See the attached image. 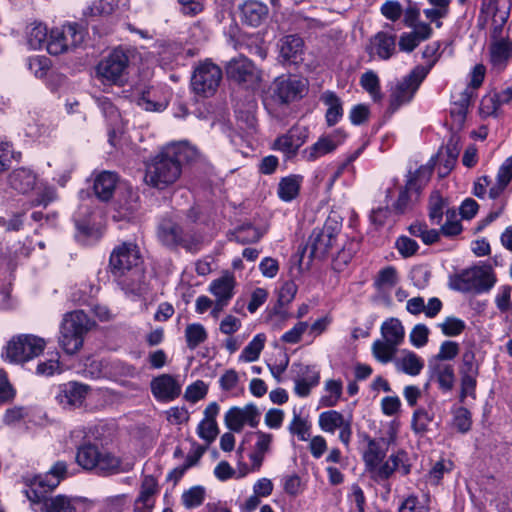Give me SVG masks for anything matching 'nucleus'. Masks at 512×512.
I'll use <instances>...</instances> for the list:
<instances>
[{
	"instance_id": "1",
	"label": "nucleus",
	"mask_w": 512,
	"mask_h": 512,
	"mask_svg": "<svg viewBox=\"0 0 512 512\" xmlns=\"http://www.w3.org/2000/svg\"><path fill=\"white\" fill-rule=\"evenodd\" d=\"M199 156L188 141L168 143L146 165L145 181L154 188L165 189L179 180L184 165L197 161Z\"/></svg>"
},
{
	"instance_id": "2",
	"label": "nucleus",
	"mask_w": 512,
	"mask_h": 512,
	"mask_svg": "<svg viewBox=\"0 0 512 512\" xmlns=\"http://www.w3.org/2000/svg\"><path fill=\"white\" fill-rule=\"evenodd\" d=\"M66 476L67 464L64 461H57L45 475L37 476L31 481L30 488L25 494L32 503H42L41 512H77L73 500L67 496L45 497V494L55 489Z\"/></svg>"
},
{
	"instance_id": "3",
	"label": "nucleus",
	"mask_w": 512,
	"mask_h": 512,
	"mask_svg": "<svg viewBox=\"0 0 512 512\" xmlns=\"http://www.w3.org/2000/svg\"><path fill=\"white\" fill-rule=\"evenodd\" d=\"M142 256L134 242H122L114 247L109 258V272L123 289H133L141 276Z\"/></svg>"
},
{
	"instance_id": "4",
	"label": "nucleus",
	"mask_w": 512,
	"mask_h": 512,
	"mask_svg": "<svg viewBox=\"0 0 512 512\" xmlns=\"http://www.w3.org/2000/svg\"><path fill=\"white\" fill-rule=\"evenodd\" d=\"M308 81L298 75L282 74L276 77L264 96V105L272 113L278 106L288 105L304 97Z\"/></svg>"
},
{
	"instance_id": "5",
	"label": "nucleus",
	"mask_w": 512,
	"mask_h": 512,
	"mask_svg": "<svg viewBox=\"0 0 512 512\" xmlns=\"http://www.w3.org/2000/svg\"><path fill=\"white\" fill-rule=\"evenodd\" d=\"M495 283L496 276L489 265L473 266L449 278V287L461 293H485L490 291Z\"/></svg>"
},
{
	"instance_id": "6",
	"label": "nucleus",
	"mask_w": 512,
	"mask_h": 512,
	"mask_svg": "<svg viewBox=\"0 0 512 512\" xmlns=\"http://www.w3.org/2000/svg\"><path fill=\"white\" fill-rule=\"evenodd\" d=\"M158 240L166 247H183L196 252L200 248L201 236L173 218H164L158 225Z\"/></svg>"
},
{
	"instance_id": "7",
	"label": "nucleus",
	"mask_w": 512,
	"mask_h": 512,
	"mask_svg": "<svg viewBox=\"0 0 512 512\" xmlns=\"http://www.w3.org/2000/svg\"><path fill=\"white\" fill-rule=\"evenodd\" d=\"M433 66L434 62L428 67L417 66L408 75L391 86L388 106V111L391 114L398 111L403 105L408 104L413 99L422 81L426 78Z\"/></svg>"
},
{
	"instance_id": "8",
	"label": "nucleus",
	"mask_w": 512,
	"mask_h": 512,
	"mask_svg": "<svg viewBox=\"0 0 512 512\" xmlns=\"http://www.w3.org/2000/svg\"><path fill=\"white\" fill-rule=\"evenodd\" d=\"M380 332L382 339L373 342L372 353L379 362L388 363L404 341L405 330L401 321L392 317L382 323Z\"/></svg>"
},
{
	"instance_id": "9",
	"label": "nucleus",
	"mask_w": 512,
	"mask_h": 512,
	"mask_svg": "<svg viewBox=\"0 0 512 512\" xmlns=\"http://www.w3.org/2000/svg\"><path fill=\"white\" fill-rule=\"evenodd\" d=\"M45 347V339L32 334H21L7 343L2 356L10 363H24L39 356Z\"/></svg>"
},
{
	"instance_id": "10",
	"label": "nucleus",
	"mask_w": 512,
	"mask_h": 512,
	"mask_svg": "<svg viewBox=\"0 0 512 512\" xmlns=\"http://www.w3.org/2000/svg\"><path fill=\"white\" fill-rule=\"evenodd\" d=\"M129 65L127 52L119 47L102 59L96 67V75L103 84L122 85Z\"/></svg>"
},
{
	"instance_id": "11",
	"label": "nucleus",
	"mask_w": 512,
	"mask_h": 512,
	"mask_svg": "<svg viewBox=\"0 0 512 512\" xmlns=\"http://www.w3.org/2000/svg\"><path fill=\"white\" fill-rule=\"evenodd\" d=\"M221 80V68L210 60H205L194 68L191 88L197 96L208 98L216 93Z\"/></svg>"
},
{
	"instance_id": "12",
	"label": "nucleus",
	"mask_w": 512,
	"mask_h": 512,
	"mask_svg": "<svg viewBox=\"0 0 512 512\" xmlns=\"http://www.w3.org/2000/svg\"><path fill=\"white\" fill-rule=\"evenodd\" d=\"M340 231L337 222L328 220L322 228H315L308 240L307 249L315 259L324 258L336 242Z\"/></svg>"
},
{
	"instance_id": "13",
	"label": "nucleus",
	"mask_w": 512,
	"mask_h": 512,
	"mask_svg": "<svg viewBox=\"0 0 512 512\" xmlns=\"http://www.w3.org/2000/svg\"><path fill=\"white\" fill-rule=\"evenodd\" d=\"M261 412L253 403H248L243 407L233 406L224 415V423L226 427L232 431L239 433L245 425L256 428L260 423Z\"/></svg>"
},
{
	"instance_id": "14",
	"label": "nucleus",
	"mask_w": 512,
	"mask_h": 512,
	"mask_svg": "<svg viewBox=\"0 0 512 512\" xmlns=\"http://www.w3.org/2000/svg\"><path fill=\"white\" fill-rule=\"evenodd\" d=\"M318 424L320 428L327 433H334L339 430V440L346 446H349L352 437V417H345L336 410L322 412L319 415Z\"/></svg>"
},
{
	"instance_id": "15",
	"label": "nucleus",
	"mask_w": 512,
	"mask_h": 512,
	"mask_svg": "<svg viewBox=\"0 0 512 512\" xmlns=\"http://www.w3.org/2000/svg\"><path fill=\"white\" fill-rule=\"evenodd\" d=\"M395 471L406 476L411 471V465L408 463V456L405 451H398L391 454L385 462H381L368 471L376 481L389 479Z\"/></svg>"
},
{
	"instance_id": "16",
	"label": "nucleus",
	"mask_w": 512,
	"mask_h": 512,
	"mask_svg": "<svg viewBox=\"0 0 512 512\" xmlns=\"http://www.w3.org/2000/svg\"><path fill=\"white\" fill-rule=\"evenodd\" d=\"M345 135L337 130L330 134L322 135L311 146L301 151V158L307 162H315L318 159L333 153L343 142Z\"/></svg>"
},
{
	"instance_id": "17",
	"label": "nucleus",
	"mask_w": 512,
	"mask_h": 512,
	"mask_svg": "<svg viewBox=\"0 0 512 512\" xmlns=\"http://www.w3.org/2000/svg\"><path fill=\"white\" fill-rule=\"evenodd\" d=\"M227 76L239 83H255L259 72L247 57L239 55L232 58L226 65Z\"/></svg>"
},
{
	"instance_id": "18",
	"label": "nucleus",
	"mask_w": 512,
	"mask_h": 512,
	"mask_svg": "<svg viewBox=\"0 0 512 512\" xmlns=\"http://www.w3.org/2000/svg\"><path fill=\"white\" fill-rule=\"evenodd\" d=\"M150 386L153 396L158 401L170 402L181 394L180 382L170 374H162L153 378Z\"/></svg>"
},
{
	"instance_id": "19",
	"label": "nucleus",
	"mask_w": 512,
	"mask_h": 512,
	"mask_svg": "<svg viewBox=\"0 0 512 512\" xmlns=\"http://www.w3.org/2000/svg\"><path fill=\"white\" fill-rule=\"evenodd\" d=\"M133 469V463L124 461L111 452L101 450L94 471L103 476L127 473Z\"/></svg>"
},
{
	"instance_id": "20",
	"label": "nucleus",
	"mask_w": 512,
	"mask_h": 512,
	"mask_svg": "<svg viewBox=\"0 0 512 512\" xmlns=\"http://www.w3.org/2000/svg\"><path fill=\"white\" fill-rule=\"evenodd\" d=\"M20 123L27 137L35 140L52 136L55 126L46 119L34 118L30 112L21 115Z\"/></svg>"
},
{
	"instance_id": "21",
	"label": "nucleus",
	"mask_w": 512,
	"mask_h": 512,
	"mask_svg": "<svg viewBox=\"0 0 512 512\" xmlns=\"http://www.w3.org/2000/svg\"><path fill=\"white\" fill-rule=\"evenodd\" d=\"M307 138L308 130L306 127L293 126L286 134L275 140L274 147L289 156L295 155Z\"/></svg>"
},
{
	"instance_id": "22",
	"label": "nucleus",
	"mask_w": 512,
	"mask_h": 512,
	"mask_svg": "<svg viewBox=\"0 0 512 512\" xmlns=\"http://www.w3.org/2000/svg\"><path fill=\"white\" fill-rule=\"evenodd\" d=\"M89 387L78 382H68L59 386L56 400L64 408L77 407L84 401Z\"/></svg>"
},
{
	"instance_id": "23",
	"label": "nucleus",
	"mask_w": 512,
	"mask_h": 512,
	"mask_svg": "<svg viewBox=\"0 0 512 512\" xmlns=\"http://www.w3.org/2000/svg\"><path fill=\"white\" fill-rule=\"evenodd\" d=\"M157 493V480L151 475L145 476L141 483L139 496L134 502V512H152Z\"/></svg>"
},
{
	"instance_id": "24",
	"label": "nucleus",
	"mask_w": 512,
	"mask_h": 512,
	"mask_svg": "<svg viewBox=\"0 0 512 512\" xmlns=\"http://www.w3.org/2000/svg\"><path fill=\"white\" fill-rule=\"evenodd\" d=\"M256 438L253 451L249 455L251 470L259 471L264 462L265 456L270 453L274 436L271 433L258 430L254 433Z\"/></svg>"
},
{
	"instance_id": "25",
	"label": "nucleus",
	"mask_w": 512,
	"mask_h": 512,
	"mask_svg": "<svg viewBox=\"0 0 512 512\" xmlns=\"http://www.w3.org/2000/svg\"><path fill=\"white\" fill-rule=\"evenodd\" d=\"M396 50L395 35L387 32H378L370 40L369 53L377 55L380 59H389Z\"/></svg>"
},
{
	"instance_id": "26",
	"label": "nucleus",
	"mask_w": 512,
	"mask_h": 512,
	"mask_svg": "<svg viewBox=\"0 0 512 512\" xmlns=\"http://www.w3.org/2000/svg\"><path fill=\"white\" fill-rule=\"evenodd\" d=\"M304 42L297 35H288L280 40L279 54L284 62L297 64L302 60Z\"/></svg>"
},
{
	"instance_id": "27",
	"label": "nucleus",
	"mask_w": 512,
	"mask_h": 512,
	"mask_svg": "<svg viewBox=\"0 0 512 512\" xmlns=\"http://www.w3.org/2000/svg\"><path fill=\"white\" fill-rule=\"evenodd\" d=\"M242 21L256 27L259 26L268 15V7L257 0H247L240 6Z\"/></svg>"
},
{
	"instance_id": "28",
	"label": "nucleus",
	"mask_w": 512,
	"mask_h": 512,
	"mask_svg": "<svg viewBox=\"0 0 512 512\" xmlns=\"http://www.w3.org/2000/svg\"><path fill=\"white\" fill-rule=\"evenodd\" d=\"M94 322L82 310H75L64 315L61 327L85 337Z\"/></svg>"
},
{
	"instance_id": "29",
	"label": "nucleus",
	"mask_w": 512,
	"mask_h": 512,
	"mask_svg": "<svg viewBox=\"0 0 512 512\" xmlns=\"http://www.w3.org/2000/svg\"><path fill=\"white\" fill-rule=\"evenodd\" d=\"M416 184L414 181H408L405 187L401 188L398 198L392 206L396 213H406L417 203L421 192Z\"/></svg>"
},
{
	"instance_id": "30",
	"label": "nucleus",
	"mask_w": 512,
	"mask_h": 512,
	"mask_svg": "<svg viewBox=\"0 0 512 512\" xmlns=\"http://www.w3.org/2000/svg\"><path fill=\"white\" fill-rule=\"evenodd\" d=\"M236 280L232 274L226 273L221 277L214 279L209 285V292L215 297V300H221L229 303L234 296Z\"/></svg>"
},
{
	"instance_id": "31",
	"label": "nucleus",
	"mask_w": 512,
	"mask_h": 512,
	"mask_svg": "<svg viewBox=\"0 0 512 512\" xmlns=\"http://www.w3.org/2000/svg\"><path fill=\"white\" fill-rule=\"evenodd\" d=\"M118 183V176L114 172L103 171L98 174L94 181V192L102 201H108L115 191Z\"/></svg>"
},
{
	"instance_id": "32",
	"label": "nucleus",
	"mask_w": 512,
	"mask_h": 512,
	"mask_svg": "<svg viewBox=\"0 0 512 512\" xmlns=\"http://www.w3.org/2000/svg\"><path fill=\"white\" fill-rule=\"evenodd\" d=\"M512 58V43L499 40L490 47V61L494 69L502 71Z\"/></svg>"
},
{
	"instance_id": "33",
	"label": "nucleus",
	"mask_w": 512,
	"mask_h": 512,
	"mask_svg": "<svg viewBox=\"0 0 512 512\" xmlns=\"http://www.w3.org/2000/svg\"><path fill=\"white\" fill-rule=\"evenodd\" d=\"M8 181L12 189L25 194L34 188L36 175L29 169L19 168L9 175Z\"/></svg>"
},
{
	"instance_id": "34",
	"label": "nucleus",
	"mask_w": 512,
	"mask_h": 512,
	"mask_svg": "<svg viewBox=\"0 0 512 512\" xmlns=\"http://www.w3.org/2000/svg\"><path fill=\"white\" fill-rule=\"evenodd\" d=\"M512 181V155L499 167L495 183L489 188V197L497 199Z\"/></svg>"
},
{
	"instance_id": "35",
	"label": "nucleus",
	"mask_w": 512,
	"mask_h": 512,
	"mask_svg": "<svg viewBox=\"0 0 512 512\" xmlns=\"http://www.w3.org/2000/svg\"><path fill=\"white\" fill-rule=\"evenodd\" d=\"M395 365L399 371L410 376H417L424 368V360L416 353L405 350Z\"/></svg>"
},
{
	"instance_id": "36",
	"label": "nucleus",
	"mask_w": 512,
	"mask_h": 512,
	"mask_svg": "<svg viewBox=\"0 0 512 512\" xmlns=\"http://www.w3.org/2000/svg\"><path fill=\"white\" fill-rule=\"evenodd\" d=\"M137 105L146 111L160 112L166 109L168 102L165 98H158L153 88L143 91L135 99Z\"/></svg>"
},
{
	"instance_id": "37",
	"label": "nucleus",
	"mask_w": 512,
	"mask_h": 512,
	"mask_svg": "<svg viewBox=\"0 0 512 512\" xmlns=\"http://www.w3.org/2000/svg\"><path fill=\"white\" fill-rule=\"evenodd\" d=\"M302 179L300 175H290L282 178L278 184L277 193L279 198L285 202L295 199L299 194Z\"/></svg>"
},
{
	"instance_id": "38",
	"label": "nucleus",
	"mask_w": 512,
	"mask_h": 512,
	"mask_svg": "<svg viewBox=\"0 0 512 512\" xmlns=\"http://www.w3.org/2000/svg\"><path fill=\"white\" fill-rule=\"evenodd\" d=\"M26 38L29 47L33 50H39L46 47L49 33L47 27L42 23H32L27 26Z\"/></svg>"
},
{
	"instance_id": "39",
	"label": "nucleus",
	"mask_w": 512,
	"mask_h": 512,
	"mask_svg": "<svg viewBox=\"0 0 512 512\" xmlns=\"http://www.w3.org/2000/svg\"><path fill=\"white\" fill-rule=\"evenodd\" d=\"M322 102L328 107L326 111V121L329 126L335 125L343 116L342 102L340 98L331 91L322 95Z\"/></svg>"
},
{
	"instance_id": "40",
	"label": "nucleus",
	"mask_w": 512,
	"mask_h": 512,
	"mask_svg": "<svg viewBox=\"0 0 512 512\" xmlns=\"http://www.w3.org/2000/svg\"><path fill=\"white\" fill-rule=\"evenodd\" d=\"M101 450L91 443L81 445L76 454L77 463L86 470H94Z\"/></svg>"
},
{
	"instance_id": "41",
	"label": "nucleus",
	"mask_w": 512,
	"mask_h": 512,
	"mask_svg": "<svg viewBox=\"0 0 512 512\" xmlns=\"http://www.w3.org/2000/svg\"><path fill=\"white\" fill-rule=\"evenodd\" d=\"M63 39L67 43V51L80 45L85 38L86 30L78 23H67L60 28Z\"/></svg>"
},
{
	"instance_id": "42",
	"label": "nucleus",
	"mask_w": 512,
	"mask_h": 512,
	"mask_svg": "<svg viewBox=\"0 0 512 512\" xmlns=\"http://www.w3.org/2000/svg\"><path fill=\"white\" fill-rule=\"evenodd\" d=\"M84 337L61 327L59 345L69 355L76 354L83 346Z\"/></svg>"
},
{
	"instance_id": "43",
	"label": "nucleus",
	"mask_w": 512,
	"mask_h": 512,
	"mask_svg": "<svg viewBox=\"0 0 512 512\" xmlns=\"http://www.w3.org/2000/svg\"><path fill=\"white\" fill-rule=\"evenodd\" d=\"M433 421V414L429 413L425 408H417L412 415L411 429L418 436H424L429 425Z\"/></svg>"
},
{
	"instance_id": "44",
	"label": "nucleus",
	"mask_w": 512,
	"mask_h": 512,
	"mask_svg": "<svg viewBox=\"0 0 512 512\" xmlns=\"http://www.w3.org/2000/svg\"><path fill=\"white\" fill-rule=\"evenodd\" d=\"M266 336L262 333L257 334L242 350L239 360L243 362L256 361L264 348Z\"/></svg>"
},
{
	"instance_id": "45",
	"label": "nucleus",
	"mask_w": 512,
	"mask_h": 512,
	"mask_svg": "<svg viewBox=\"0 0 512 512\" xmlns=\"http://www.w3.org/2000/svg\"><path fill=\"white\" fill-rule=\"evenodd\" d=\"M399 281L398 272L395 267L387 266L378 272L374 285L378 290L388 291L395 287Z\"/></svg>"
},
{
	"instance_id": "46",
	"label": "nucleus",
	"mask_w": 512,
	"mask_h": 512,
	"mask_svg": "<svg viewBox=\"0 0 512 512\" xmlns=\"http://www.w3.org/2000/svg\"><path fill=\"white\" fill-rule=\"evenodd\" d=\"M207 337V331L205 327L200 323L189 324L185 329L187 347L191 350L205 342Z\"/></svg>"
},
{
	"instance_id": "47",
	"label": "nucleus",
	"mask_w": 512,
	"mask_h": 512,
	"mask_svg": "<svg viewBox=\"0 0 512 512\" xmlns=\"http://www.w3.org/2000/svg\"><path fill=\"white\" fill-rule=\"evenodd\" d=\"M386 455V451L381 447L380 441L369 440L366 451L363 454L367 471L375 465L381 463Z\"/></svg>"
},
{
	"instance_id": "48",
	"label": "nucleus",
	"mask_w": 512,
	"mask_h": 512,
	"mask_svg": "<svg viewBox=\"0 0 512 512\" xmlns=\"http://www.w3.org/2000/svg\"><path fill=\"white\" fill-rule=\"evenodd\" d=\"M138 199V194L135 191L128 190L127 199H125L124 202L120 201L118 203L117 217L119 219L130 220L135 212L139 209ZM114 217H116V215Z\"/></svg>"
},
{
	"instance_id": "49",
	"label": "nucleus",
	"mask_w": 512,
	"mask_h": 512,
	"mask_svg": "<svg viewBox=\"0 0 512 512\" xmlns=\"http://www.w3.org/2000/svg\"><path fill=\"white\" fill-rule=\"evenodd\" d=\"M485 77V67L482 64H477L474 66L471 72V80L468 88L463 92L460 102L462 106L468 105L470 102V98L472 96L471 88L477 89L479 88Z\"/></svg>"
},
{
	"instance_id": "50",
	"label": "nucleus",
	"mask_w": 512,
	"mask_h": 512,
	"mask_svg": "<svg viewBox=\"0 0 512 512\" xmlns=\"http://www.w3.org/2000/svg\"><path fill=\"white\" fill-rule=\"evenodd\" d=\"M205 488L202 486H193L190 489L184 491L181 496L182 504L187 509L196 508L205 500Z\"/></svg>"
},
{
	"instance_id": "51",
	"label": "nucleus",
	"mask_w": 512,
	"mask_h": 512,
	"mask_svg": "<svg viewBox=\"0 0 512 512\" xmlns=\"http://www.w3.org/2000/svg\"><path fill=\"white\" fill-rule=\"evenodd\" d=\"M446 207V200L439 192H433L429 198V218L433 224H440Z\"/></svg>"
},
{
	"instance_id": "52",
	"label": "nucleus",
	"mask_w": 512,
	"mask_h": 512,
	"mask_svg": "<svg viewBox=\"0 0 512 512\" xmlns=\"http://www.w3.org/2000/svg\"><path fill=\"white\" fill-rule=\"evenodd\" d=\"M325 390L328 395L321 398V404L325 407L335 406L342 395V382L338 380H328L325 383Z\"/></svg>"
},
{
	"instance_id": "53",
	"label": "nucleus",
	"mask_w": 512,
	"mask_h": 512,
	"mask_svg": "<svg viewBox=\"0 0 512 512\" xmlns=\"http://www.w3.org/2000/svg\"><path fill=\"white\" fill-rule=\"evenodd\" d=\"M46 49L51 55H59L67 52V43L63 39V33L60 28H54L49 32Z\"/></svg>"
},
{
	"instance_id": "54",
	"label": "nucleus",
	"mask_w": 512,
	"mask_h": 512,
	"mask_svg": "<svg viewBox=\"0 0 512 512\" xmlns=\"http://www.w3.org/2000/svg\"><path fill=\"white\" fill-rule=\"evenodd\" d=\"M435 374L439 383V387L444 391H450L454 386L455 375L451 365H437Z\"/></svg>"
},
{
	"instance_id": "55",
	"label": "nucleus",
	"mask_w": 512,
	"mask_h": 512,
	"mask_svg": "<svg viewBox=\"0 0 512 512\" xmlns=\"http://www.w3.org/2000/svg\"><path fill=\"white\" fill-rule=\"evenodd\" d=\"M446 222L441 226L440 232L447 236L453 237L462 232V225L457 219V214L454 209H446Z\"/></svg>"
},
{
	"instance_id": "56",
	"label": "nucleus",
	"mask_w": 512,
	"mask_h": 512,
	"mask_svg": "<svg viewBox=\"0 0 512 512\" xmlns=\"http://www.w3.org/2000/svg\"><path fill=\"white\" fill-rule=\"evenodd\" d=\"M360 84L374 100H379L381 98L379 78L375 72H365L361 76Z\"/></svg>"
},
{
	"instance_id": "57",
	"label": "nucleus",
	"mask_w": 512,
	"mask_h": 512,
	"mask_svg": "<svg viewBox=\"0 0 512 512\" xmlns=\"http://www.w3.org/2000/svg\"><path fill=\"white\" fill-rule=\"evenodd\" d=\"M438 326L445 336L454 337L460 335L464 331L466 324L463 320L450 316L445 318V320L442 323H439Z\"/></svg>"
},
{
	"instance_id": "58",
	"label": "nucleus",
	"mask_w": 512,
	"mask_h": 512,
	"mask_svg": "<svg viewBox=\"0 0 512 512\" xmlns=\"http://www.w3.org/2000/svg\"><path fill=\"white\" fill-rule=\"evenodd\" d=\"M50 59L45 56H35L28 60L29 70L37 77L43 78L47 75L50 69Z\"/></svg>"
},
{
	"instance_id": "59",
	"label": "nucleus",
	"mask_w": 512,
	"mask_h": 512,
	"mask_svg": "<svg viewBox=\"0 0 512 512\" xmlns=\"http://www.w3.org/2000/svg\"><path fill=\"white\" fill-rule=\"evenodd\" d=\"M310 424L294 412V417L289 425V431L298 436L299 440L307 441L310 435Z\"/></svg>"
},
{
	"instance_id": "60",
	"label": "nucleus",
	"mask_w": 512,
	"mask_h": 512,
	"mask_svg": "<svg viewBox=\"0 0 512 512\" xmlns=\"http://www.w3.org/2000/svg\"><path fill=\"white\" fill-rule=\"evenodd\" d=\"M114 11L112 0H94L84 15L89 16H105L110 15Z\"/></svg>"
},
{
	"instance_id": "61",
	"label": "nucleus",
	"mask_w": 512,
	"mask_h": 512,
	"mask_svg": "<svg viewBox=\"0 0 512 512\" xmlns=\"http://www.w3.org/2000/svg\"><path fill=\"white\" fill-rule=\"evenodd\" d=\"M429 329L424 324H417L410 332L409 339L416 348L425 346L428 342Z\"/></svg>"
},
{
	"instance_id": "62",
	"label": "nucleus",
	"mask_w": 512,
	"mask_h": 512,
	"mask_svg": "<svg viewBox=\"0 0 512 512\" xmlns=\"http://www.w3.org/2000/svg\"><path fill=\"white\" fill-rule=\"evenodd\" d=\"M197 430L199 437L207 443L213 442L219 432L217 422L204 419L199 423Z\"/></svg>"
},
{
	"instance_id": "63",
	"label": "nucleus",
	"mask_w": 512,
	"mask_h": 512,
	"mask_svg": "<svg viewBox=\"0 0 512 512\" xmlns=\"http://www.w3.org/2000/svg\"><path fill=\"white\" fill-rule=\"evenodd\" d=\"M207 391V385L203 381L198 380L186 388L185 398L187 401L195 403L204 398L207 394Z\"/></svg>"
},
{
	"instance_id": "64",
	"label": "nucleus",
	"mask_w": 512,
	"mask_h": 512,
	"mask_svg": "<svg viewBox=\"0 0 512 512\" xmlns=\"http://www.w3.org/2000/svg\"><path fill=\"white\" fill-rule=\"evenodd\" d=\"M454 425L461 433H466L471 428V414L464 408L459 407L454 412Z\"/></svg>"
}]
</instances>
